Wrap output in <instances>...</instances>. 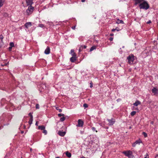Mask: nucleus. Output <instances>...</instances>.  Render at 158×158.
<instances>
[{"label": "nucleus", "mask_w": 158, "mask_h": 158, "mask_svg": "<svg viewBox=\"0 0 158 158\" xmlns=\"http://www.w3.org/2000/svg\"><path fill=\"white\" fill-rule=\"evenodd\" d=\"M140 9L147 10L149 8V5L147 2L143 0V2L140 3L139 5Z\"/></svg>", "instance_id": "1"}, {"label": "nucleus", "mask_w": 158, "mask_h": 158, "mask_svg": "<svg viewBox=\"0 0 158 158\" xmlns=\"http://www.w3.org/2000/svg\"><path fill=\"white\" fill-rule=\"evenodd\" d=\"M128 62L129 64H133V62L134 60V56L133 55H129L127 58Z\"/></svg>", "instance_id": "2"}, {"label": "nucleus", "mask_w": 158, "mask_h": 158, "mask_svg": "<svg viewBox=\"0 0 158 158\" xmlns=\"http://www.w3.org/2000/svg\"><path fill=\"white\" fill-rule=\"evenodd\" d=\"M123 153L124 154L125 156H127L128 157L130 158H132L133 156L132 155V152L130 150L127 151H124L123 152Z\"/></svg>", "instance_id": "3"}, {"label": "nucleus", "mask_w": 158, "mask_h": 158, "mask_svg": "<svg viewBox=\"0 0 158 158\" xmlns=\"http://www.w3.org/2000/svg\"><path fill=\"white\" fill-rule=\"evenodd\" d=\"M34 9L33 7L32 6H29L28 9L26 10L27 15H29L31 14L32 12Z\"/></svg>", "instance_id": "4"}, {"label": "nucleus", "mask_w": 158, "mask_h": 158, "mask_svg": "<svg viewBox=\"0 0 158 158\" xmlns=\"http://www.w3.org/2000/svg\"><path fill=\"white\" fill-rule=\"evenodd\" d=\"M107 120L109 122L108 124L109 125H113L115 122V119L113 118L111 119H107Z\"/></svg>", "instance_id": "5"}, {"label": "nucleus", "mask_w": 158, "mask_h": 158, "mask_svg": "<svg viewBox=\"0 0 158 158\" xmlns=\"http://www.w3.org/2000/svg\"><path fill=\"white\" fill-rule=\"evenodd\" d=\"M152 93L154 95H157L158 94V89L155 87H154L152 90Z\"/></svg>", "instance_id": "6"}, {"label": "nucleus", "mask_w": 158, "mask_h": 158, "mask_svg": "<svg viewBox=\"0 0 158 158\" xmlns=\"http://www.w3.org/2000/svg\"><path fill=\"white\" fill-rule=\"evenodd\" d=\"M33 0H26V2L27 6H32V4L33 3Z\"/></svg>", "instance_id": "7"}, {"label": "nucleus", "mask_w": 158, "mask_h": 158, "mask_svg": "<svg viewBox=\"0 0 158 158\" xmlns=\"http://www.w3.org/2000/svg\"><path fill=\"white\" fill-rule=\"evenodd\" d=\"M83 125V122L81 119L78 120V124L77 125V126L81 127Z\"/></svg>", "instance_id": "8"}, {"label": "nucleus", "mask_w": 158, "mask_h": 158, "mask_svg": "<svg viewBox=\"0 0 158 158\" xmlns=\"http://www.w3.org/2000/svg\"><path fill=\"white\" fill-rule=\"evenodd\" d=\"M142 142L141 141L140 139L136 140L134 143L132 144V146L135 147L136 146V144H139Z\"/></svg>", "instance_id": "9"}, {"label": "nucleus", "mask_w": 158, "mask_h": 158, "mask_svg": "<svg viewBox=\"0 0 158 158\" xmlns=\"http://www.w3.org/2000/svg\"><path fill=\"white\" fill-rule=\"evenodd\" d=\"M144 0H133L135 2L134 5L136 6L138 4H140Z\"/></svg>", "instance_id": "10"}, {"label": "nucleus", "mask_w": 158, "mask_h": 158, "mask_svg": "<svg viewBox=\"0 0 158 158\" xmlns=\"http://www.w3.org/2000/svg\"><path fill=\"white\" fill-rule=\"evenodd\" d=\"M31 23L30 22L27 23L25 25V27L27 28H28L29 27H31Z\"/></svg>", "instance_id": "11"}, {"label": "nucleus", "mask_w": 158, "mask_h": 158, "mask_svg": "<svg viewBox=\"0 0 158 158\" xmlns=\"http://www.w3.org/2000/svg\"><path fill=\"white\" fill-rule=\"evenodd\" d=\"M50 53V49L49 48L47 47L44 51V53L46 54H48Z\"/></svg>", "instance_id": "12"}, {"label": "nucleus", "mask_w": 158, "mask_h": 158, "mask_svg": "<svg viewBox=\"0 0 158 158\" xmlns=\"http://www.w3.org/2000/svg\"><path fill=\"white\" fill-rule=\"evenodd\" d=\"M77 60L76 57L72 56L70 58V61L72 62H74Z\"/></svg>", "instance_id": "13"}, {"label": "nucleus", "mask_w": 158, "mask_h": 158, "mask_svg": "<svg viewBox=\"0 0 158 158\" xmlns=\"http://www.w3.org/2000/svg\"><path fill=\"white\" fill-rule=\"evenodd\" d=\"M140 102L139 101L137 100L135 103H133V105L135 106H137L138 105H140Z\"/></svg>", "instance_id": "14"}, {"label": "nucleus", "mask_w": 158, "mask_h": 158, "mask_svg": "<svg viewBox=\"0 0 158 158\" xmlns=\"http://www.w3.org/2000/svg\"><path fill=\"white\" fill-rule=\"evenodd\" d=\"M65 132L64 131H59L58 132V134L61 136H64L65 135Z\"/></svg>", "instance_id": "15"}, {"label": "nucleus", "mask_w": 158, "mask_h": 158, "mask_svg": "<svg viewBox=\"0 0 158 158\" xmlns=\"http://www.w3.org/2000/svg\"><path fill=\"white\" fill-rule=\"evenodd\" d=\"M38 129L41 130H43L44 129H45V127L44 126H39L38 127Z\"/></svg>", "instance_id": "16"}, {"label": "nucleus", "mask_w": 158, "mask_h": 158, "mask_svg": "<svg viewBox=\"0 0 158 158\" xmlns=\"http://www.w3.org/2000/svg\"><path fill=\"white\" fill-rule=\"evenodd\" d=\"M66 156L69 157H70L71 156V153L69 152H66Z\"/></svg>", "instance_id": "17"}, {"label": "nucleus", "mask_w": 158, "mask_h": 158, "mask_svg": "<svg viewBox=\"0 0 158 158\" xmlns=\"http://www.w3.org/2000/svg\"><path fill=\"white\" fill-rule=\"evenodd\" d=\"M116 23L118 24L119 23L123 24L124 22L123 20H117V21L116 22Z\"/></svg>", "instance_id": "18"}, {"label": "nucleus", "mask_w": 158, "mask_h": 158, "mask_svg": "<svg viewBox=\"0 0 158 158\" xmlns=\"http://www.w3.org/2000/svg\"><path fill=\"white\" fill-rule=\"evenodd\" d=\"M33 118H30L28 122L29 124L31 125L32 123Z\"/></svg>", "instance_id": "19"}, {"label": "nucleus", "mask_w": 158, "mask_h": 158, "mask_svg": "<svg viewBox=\"0 0 158 158\" xmlns=\"http://www.w3.org/2000/svg\"><path fill=\"white\" fill-rule=\"evenodd\" d=\"M5 1V0H0V7H1L3 5V3Z\"/></svg>", "instance_id": "20"}, {"label": "nucleus", "mask_w": 158, "mask_h": 158, "mask_svg": "<svg viewBox=\"0 0 158 158\" xmlns=\"http://www.w3.org/2000/svg\"><path fill=\"white\" fill-rule=\"evenodd\" d=\"M136 112L135 111H133L131 113V116H133L135 114Z\"/></svg>", "instance_id": "21"}, {"label": "nucleus", "mask_w": 158, "mask_h": 158, "mask_svg": "<svg viewBox=\"0 0 158 158\" xmlns=\"http://www.w3.org/2000/svg\"><path fill=\"white\" fill-rule=\"evenodd\" d=\"M96 49V47L95 46H93L92 47H91V48H90V51H93L95 49Z\"/></svg>", "instance_id": "22"}, {"label": "nucleus", "mask_w": 158, "mask_h": 158, "mask_svg": "<svg viewBox=\"0 0 158 158\" xmlns=\"http://www.w3.org/2000/svg\"><path fill=\"white\" fill-rule=\"evenodd\" d=\"M65 119V118L63 116V117L60 118V120L61 122L64 121Z\"/></svg>", "instance_id": "23"}, {"label": "nucleus", "mask_w": 158, "mask_h": 158, "mask_svg": "<svg viewBox=\"0 0 158 158\" xmlns=\"http://www.w3.org/2000/svg\"><path fill=\"white\" fill-rule=\"evenodd\" d=\"M142 134H143V135H144V137H147V136L148 135H147V134L146 133H145V132H143V133H142Z\"/></svg>", "instance_id": "24"}, {"label": "nucleus", "mask_w": 158, "mask_h": 158, "mask_svg": "<svg viewBox=\"0 0 158 158\" xmlns=\"http://www.w3.org/2000/svg\"><path fill=\"white\" fill-rule=\"evenodd\" d=\"M83 46H81V47H80L79 49V52H80L81 51L83 50Z\"/></svg>", "instance_id": "25"}, {"label": "nucleus", "mask_w": 158, "mask_h": 158, "mask_svg": "<svg viewBox=\"0 0 158 158\" xmlns=\"http://www.w3.org/2000/svg\"><path fill=\"white\" fill-rule=\"evenodd\" d=\"M91 129L92 130V131H95L96 132H98V131L96 130V128L94 127H92L91 128Z\"/></svg>", "instance_id": "26"}, {"label": "nucleus", "mask_w": 158, "mask_h": 158, "mask_svg": "<svg viewBox=\"0 0 158 158\" xmlns=\"http://www.w3.org/2000/svg\"><path fill=\"white\" fill-rule=\"evenodd\" d=\"M43 133H44L45 135H46L47 133V131L44 129L43 130Z\"/></svg>", "instance_id": "27"}, {"label": "nucleus", "mask_w": 158, "mask_h": 158, "mask_svg": "<svg viewBox=\"0 0 158 158\" xmlns=\"http://www.w3.org/2000/svg\"><path fill=\"white\" fill-rule=\"evenodd\" d=\"M58 115L59 117H60L61 116H64V114H58Z\"/></svg>", "instance_id": "28"}, {"label": "nucleus", "mask_w": 158, "mask_h": 158, "mask_svg": "<svg viewBox=\"0 0 158 158\" xmlns=\"http://www.w3.org/2000/svg\"><path fill=\"white\" fill-rule=\"evenodd\" d=\"M14 44L13 43H10V46H11V48L12 47H14Z\"/></svg>", "instance_id": "29"}, {"label": "nucleus", "mask_w": 158, "mask_h": 158, "mask_svg": "<svg viewBox=\"0 0 158 158\" xmlns=\"http://www.w3.org/2000/svg\"><path fill=\"white\" fill-rule=\"evenodd\" d=\"M72 56L73 57H76V55L75 52L71 54Z\"/></svg>", "instance_id": "30"}, {"label": "nucleus", "mask_w": 158, "mask_h": 158, "mask_svg": "<svg viewBox=\"0 0 158 158\" xmlns=\"http://www.w3.org/2000/svg\"><path fill=\"white\" fill-rule=\"evenodd\" d=\"M56 109L57 110H58L59 112H61L62 111V110L61 109H59L58 107H56Z\"/></svg>", "instance_id": "31"}, {"label": "nucleus", "mask_w": 158, "mask_h": 158, "mask_svg": "<svg viewBox=\"0 0 158 158\" xmlns=\"http://www.w3.org/2000/svg\"><path fill=\"white\" fill-rule=\"evenodd\" d=\"M35 107L36 108V109H39L40 108V106H39V105L38 104H36V106H35Z\"/></svg>", "instance_id": "32"}, {"label": "nucleus", "mask_w": 158, "mask_h": 158, "mask_svg": "<svg viewBox=\"0 0 158 158\" xmlns=\"http://www.w3.org/2000/svg\"><path fill=\"white\" fill-rule=\"evenodd\" d=\"M83 106L85 108H87L88 107V105L87 104L85 103L83 104Z\"/></svg>", "instance_id": "33"}, {"label": "nucleus", "mask_w": 158, "mask_h": 158, "mask_svg": "<svg viewBox=\"0 0 158 158\" xmlns=\"http://www.w3.org/2000/svg\"><path fill=\"white\" fill-rule=\"evenodd\" d=\"M28 115L30 116L31 118H33V116L32 114L31 113H30Z\"/></svg>", "instance_id": "34"}, {"label": "nucleus", "mask_w": 158, "mask_h": 158, "mask_svg": "<svg viewBox=\"0 0 158 158\" xmlns=\"http://www.w3.org/2000/svg\"><path fill=\"white\" fill-rule=\"evenodd\" d=\"M3 37L2 35H0V39H1V40L2 41V39H3Z\"/></svg>", "instance_id": "35"}, {"label": "nucleus", "mask_w": 158, "mask_h": 158, "mask_svg": "<svg viewBox=\"0 0 158 158\" xmlns=\"http://www.w3.org/2000/svg\"><path fill=\"white\" fill-rule=\"evenodd\" d=\"M117 30V31H118L119 30H117L116 28L115 29H112L111 31H115Z\"/></svg>", "instance_id": "36"}, {"label": "nucleus", "mask_w": 158, "mask_h": 158, "mask_svg": "<svg viewBox=\"0 0 158 158\" xmlns=\"http://www.w3.org/2000/svg\"><path fill=\"white\" fill-rule=\"evenodd\" d=\"M39 26L41 27H44V25L42 24H40L39 25Z\"/></svg>", "instance_id": "37"}, {"label": "nucleus", "mask_w": 158, "mask_h": 158, "mask_svg": "<svg viewBox=\"0 0 158 158\" xmlns=\"http://www.w3.org/2000/svg\"><path fill=\"white\" fill-rule=\"evenodd\" d=\"M74 52V50L73 49H71L70 52V54L73 53Z\"/></svg>", "instance_id": "38"}, {"label": "nucleus", "mask_w": 158, "mask_h": 158, "mask_svg": "<svg viewBox=\"0 0 158 158\" xmlns=\"http://www.w3.org/2000/svg\"><path fill=\"white\" fill-rule=\"evenodd\" d=\"M113 38L112 37H110L109 38V40L110 41H112L113 40Z\"/></svg>", "instance_id": "39"}, {"label": "nucleus", "mask_w": 158, "mask_h": 158, "mask_svg": "<svg viewBox=\"0 0 158 158\" xmlns=\"http://www.w3.org/2000/svg\"><path fill=\"white\" fill-rule=\"evenodd\" d=\"M90 88H92L93 87V84H92V82L90 83Z\"/></svg>", "instance_id": "40"}, {"label": "nucleus", "mask_w": 158, "mask_h": 158, "mask_svg": "<svg viewBox=\"0 0 158 158\" xmlns=\"http://www.w3.org/2000/svg\"><path fill=\"white\" fill-rule=\"evenodd\" d=\"M151 23V21L150 20H149V21H148V22H147V24H149V23Z\"/></svg>", "instance_id": "41"}, {"label": "nucleus", "mask_w": 158, "mask_h": 158, "mask_svg": "<svg viewBox=\"0 0 158 158\" xmlns=\"http://www.w3.org/2000/svg\"><path fill=\"white\" fill-rule=\"evenodd\" d=\"M75 27H76V26H75L74 27H72V29L74 30L75 29Z\"/></svg>", "instance_id": "42"}, {"label": "nucleus", "mask_w": 158, "mask_h": 158, "mask_svg": "<svg viewBox=\"0 0 158 158\" xmlns=\"http://www.w3.org/2000/svg\"><path fill=\"white\" fill-rule=\"evenodd\" d=\"M83 49H85L86 48V46H85V45H84V46H83Z\"/></svg>", "instance_id": "43"}, {"label": "nucleus", "mask_w": 158, "mask_h": 158, "mask_svg": "<svg viewBox=\"0 0 158 158\" xmlns=\"http://www.w3.org/2000/svg\"><path fill=\"white\" fill-rule=\"evenodd\" d=\"M144 158H148V155H146L145 157Z\"/></svg>", "instance_id": "44"}, {"label": "nucleus", "mask_w": 158, "mask_h": 158, "mask_svg": "<svg viewBox=\"0 0 158 158\" xmlns=\"http://www.w3.org/2000/svg\"><path fill=\"white\" fill-rule=\"evenodd\" d=\"M24 133V131H21V133L22 134H23Z\"/></svg>", "instance_id": "45"}, {"label": "nucleus", "mask_w": 158, "mask_h": 158, "mask_svg": "<svg viewBox=\"0 0 158 158\" xmlns=\"http://www.w3.org/2000/svg\"><path fill=\"white\" fill-rule=\"evenodd\" d=\"M35 125H36V126H37L38 125V122H36V123H35Z\"/></svg>", "instance_id": "46"}, {"label": "nucleus", "mask_w": 158, "mask_h": 158, "mask_svg": "<svg viewBox=\"0 0 158 158\" xmlns=\"http://www.w3.org/2000/svg\"><path fill=\"white\" fill-rule=\"evenodd\" d=\"M85 1V0H81V2H84Z\"/></svg>", "instance_id": "47"}, {"label": "nucleus", "mask_w": 158, "mask_h": 158, "mask_svg": "<svg viewBox=\"0 0 158 158\" xmlns=\"http://www.w3.org/2000/svg\"><path fill=\"white\" fill-rule=\"evenodd\" d=\"M110 35L111 36H112L114 35V34H110Z\"/></svg>", "instance_id": "48"}, {"label": "nucleus", "mask_w": 158, "mask_h": 158, "mask_svg": "<svg viewBox=\"0 0 158 158\" xmlns=\"http://www.w3.org/2000/svg\"><path fill=\"white\" fill-rule=\"evenodd\" d=\"M151 124H153V122H152V121L151 122Z\"/></svg>", "instance_id": "49"}, {"label": "nucleus", "mask_w": 158, "mask_h": 158, "mask_svg": "<svg viewBox=\"0 0 158 158\" xmlns=\"http://www.w3.org/2000/svg\"><path fill=\"white\" fill-rule=\"evenodd\" d=\"M157 156H158V154L156 155V156H155V157H156Z\"/></svg>", "instance_id": "50"}, {"label": "nucleus", "mask_w": 158, "mask_h": 158, "mask_svg": "<svg viewBox=\"0 0 158 158\" xmlns=\"http://www.w3.org/2000/svg\"><path fill=\"white\" fill-rule=\"evenodd\" d=\"M55 158H60V157L59 156H57V157H56Z\"/></svg>", "instance_id": "51"}, {"label": "nucleus", "mask_w": 158, "mask_h": 158, "mask_svg": "<svg viewBox=\"0 0 158 158\" xmlns=\"http://www.w3.org/2000/svg\"><path fill=\"white\" fill-rule=\"evenodd\" d=\"M9 48L10 49H11L12 48H11V47H9Z\"/></svg>", "instance_id": "52"}, {"label": "nucleus", "mask_w": 158, "mask_h": 158, "mask_svg": "<svg viewBox=\"0 0 158 158\" xmlns=\"http://www.w3.org/2000/svg\"><path fill=\"white\" fill-rule=\"evenodd\" d=\"M117 20H119V19H118Z\"/></svg>", "instance_id": "53"}, {"label": "nucleus", "mask_w": 158, "mask_h": 158, "mask_svg": "<svg viewBox=\"0 0 158 158\" xmlns=\"http://www.w3.org/2000/svg\"><path fill=\"white\" fill-rule=\"evenodd\" d=\"M21 158H22V157H21Z\"/></svg>", "instance_id": "54"}]
</instances>
